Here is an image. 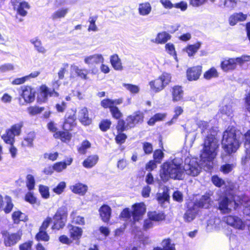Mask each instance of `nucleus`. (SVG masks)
Instances as JSON below:
<instances>
[{
    "mask_svg": "<svg viewBox=\"0 0 250 250\" xmlns=\"http://www.w3.org/2000/svg\"><path fill=\"white\" fill-rule=\"evenodd\" d=\"M219 142L213 135H208L205 138L203 147L200 154V164H198L197 159L187 158L185 160V174L196 176L199 174L201 168L206 171H209L213 166V161L216 157Z\"/></svg>",
    "mask_w": 250,
    "mask_h": 250,
    "instance_id": "obj_1",
    "label": "nucleus"
},
{
    "mask_svg": "<svg viewBox=\"0 0 250 250\" xmlns=\"http://www.w3.org/2000/svg\"><path fill=\"white\" fill-rule=\"evenodd\" d=\"M246 149H250V130L243 135L233 127H228L224 132L222 144L225 151L229 154L235 152L239 148L241 140Z\"/></svg>",
    "mask_w": 250,
    "mask_h": 250,
    "instance_id": "obj_2",
    "label": "nucleus"
},
{
    "mask_svg": "<svg viewBox=\"0 0 250 250\" xmlns=\"http://www.w3.org/2000/svg\"><path fill=\"white\" fill-rule=\"evenodd\" d=\"M161 180L166 182L170 178L182 180L185 177L184 167L181 159L176 158L164 163L160 172Z\"/></svg>",
    "mask_w": 250,
    "mask_h": 250,
    "instance_id": "obj_3",
    "label": "nucleus"
},
{
    "mask_svg": "<svg viewBox=\"0 0 250 250\" xmlns=\"http://www.w3.org/2000/svg\"><path fill=\"white\" fill-rule=\"evenodd\" d=\"M250 62V56L244 55L236 58H226L222 61L221 68L225 72L233 71L237 65H243L245 62Z\"/></svg>",
    "mask_w": 250,
    "mask_h": 250,
    "instance_id": "obj_4",
    "label": "nucleus"
},
{
    "mask_svg": "<svg viewBox=\"0 0 250 250\" xmlns=\"http://www.w3.org/2000/svg\"><path fill=\"white\" fill-rule=\"evenodd\" d=\"M171 77L167 73H163L157 79L149 83L150 89L155 93L162 90L171 81Z\"/></svg>",
    "mask_w": 250,
    "mask_h": 250,
    "instance_id": "obj_5",
    "label": "nucleus"
},
{
    "mask_svg": "<svg viewBox=\"0 0 250 250\" xmlns=\"http://www.w3.org/2000/svg\"><path fill=\"white\" fill-rule=\"evenodd\" d=\"M67 217V208L64 206L59 208L53 217V225L52 227V229L59 230L62 229L66 222Z\"/></svg>",
    "mask_w": 250,
    "mask_h": 250,
    "instance_id": "obj_6",
    "label": "nucleus"
},
{
    "mask_svg": "<svg viewBox=\"0 0 250 250\" xmlns=\"http://www.w3.org/2000/svg\"><path fill=\"white\" fill-rule=\"evenodd\" d=\"M22 126L23 123L20 122L13 125L10 128L7 129L5 133L1 136L4 142L10 145L13 144L15 142V136L20 134Z\"/></svg>",
    "mask_w": 250,
    "mask_h": 250,
    "instance_id": "obj_7",
    "label": "nucleus"
},
{
    "mask_svg": "<svg viewBox=\"0 0 250 250\" xmlns=\"http://www.w3.org/2000/svg\"><path fill=\"white\" fill-rule=\"evenodd\" d=\"M104 61V59L103 56L101 54H94L88 56H85L83 58L84 62L90 68H91L90 71L91 73L93 74H95L98 71L96 68L92 67L93 65L103 63Z\"/></svg>",
    "mask_w": 250,
    "mask_h": 250,
    "instance_id": "obj_8",
    "label": "nucleus"
},
{
    "mask_svg": "<svg viewBox=\"0 0 250 250\" xmlns=\"http://www.w3.org/2000/svg\"><path fill=\"white\" fill-rule=\"evenodd\" d=\"M59 93L54 89H49L45 85H42L40 87V92L38 96V101L40 103L46 102L49 97H58Z\"/></svg>",
    "mask_w": 250,
    "mask_h": 250,
    "instance_id": "obj_9",
    "label": "nucleus"
},
{
    "mask_svg": "<svg viewBox=\"0 0 250 250\" xmlns=\"http://www.w3.org/2000/svg\"><path fill=\"white\" fill-rule=\"evenodd\" d=\"M219 201V208L224 213L229 212L232 208H235L237 204L233 200H229L226 197H221Z\"/></svg>",
    "mask_w": 250,
    "mask_h": 250,
    "instance_id": "obj_10",
    "label": "nucleus"
},
{
    "mask_svg": "<svg viewBox=\"0 0 250 250\" xmlns=\"http://www.w3.org/2000/svg\"><path fill=\"white\" fill-rule=\"evenodd\" d=\"M224 221L229 225L233 228L243 229L245 228V224L242 220L236 216L229 215L224 218Z\"/></svg>",
    "mask_w": 250,
    "mask_h": 250,
    "instance_id": "obj_11",
    "label": "nucleus"
},
{
    "mask_svg": "<svg viewBox=\"0 0 250 250\" xmlns=\"http://www.w3.org/2000/svg\"><path fill=\"white\" fill-rule=\"evenodd\" d=\"M21 231H19L15 233H5L3 235L4 243L6 247H11L15 245L21 238Z\"/></svg>",
    "mask_w": 250,
    "mask_h": 250,
    "instance_id": "obj_12",
    "label": "nucleus"
},
{
    "mask_svg": "<svg viewBox=\"0 0 250 250\" xmlns=\"http://www.w3.org/2000/svg\"><path fill=\"white\" fill-rule=\"evenodd\" d=\"M132 208L133 210L132 216L134 221H138L142 219L146 210L145 205L143 203L136 204L133 206Z\"/></svg>",
    "mask_w": 250,
    "mask_h": 250,
    "instance_id": "obj_13",
    "label": "nucleus"
},
{
    "mask_svg": "<svg viewBox=\"0 0 250 250\" xmlns=\"http://www.w3.org/2000/svg\"><path fill=\"white\" fill-rule=\"evenodd\" d=\"M21 96L25 103H31L35 100V91L30 86H24L22 87Z\"/></svg>",
    "mask_w": 250,
    "mask_h": 250,
    "instance_id": "obj_14",
    "label": "nucleus"
},
{
    "mask_svg": "<svg viewBox=\"0 0 250 250\" xmlns=\"http://www.w3.org/2000/svg\"><path fill=\"white\" fill-rule=\"evenodd\" d=\"M210 196L211 194L209 193H206L203 195L199 200L194 203V208L196 209L199 208H208L211 205L212 202Z\"/></svg>",
    "mask_w": 250,
    "mask_h": 250,
    "instance_id": "obj_15",
    "label": "nucleus"
},
{
    "mask_svg": "<svg viewBox=\"0 0 250 250\" xmlns=\"http://www.w3.org/2000/svg\"><path fill=\"white\" fill-rule=\"evenodd\" d=\"M202 72V67L196 66L188 68L187 71V79L189 81L197 80Z\"/></svg>",
    "mask_w": 250,
    "mask_h": 250,
    "instance_id": "obj_16",
    "label": "nucleus"
},
{
    "mask_svg": "<svg viewBox=\"0 0 250 250\" xmlns=\"http://www.w3.org/2000/svg\"><path fill=\"white\" fill-rule=\"evenodd\" d=\"M233 103L231 100L225 99L224 101V105L220 108V112L221 114L228 117H232L233 112Z\"/></svg>",
    "mask_w": 250,
    "mask_h": 250,
    "instance_id": "obj_17",
    "label": "nucleus"
},
{
    "mask_svg": "<svg viewBox=\"0 0 250 250\" xmlns=\"http://www.w3.org/2000/svg\"><path fill=\"white\" fill-rule=\"evenodd\" d=\"M144 115L143 113L138 111L135 113L133 115L128 116L126 119L127 125L131 128L139 123L143 121Z\"/></svg>",
    "mask_w": 250,
    "mask_h": 250,
    "instance_id": "obj_18",
    "label": "nucleus"
},
{
    "mask_svg": "<svg viewBox=\"0 0 250 250\" xmlns=\"http://www.w3.org/2000/svg\"><path fill=\"white\" fill-rule=\"evenodd\" d=\"M70 68L71 72L75 73L77 76L83 80L88 79L87 75L90 70L86 68H81L78 66L74 64L71 65Z\"/></svg>",
    "mask_w": 250,
    "mask_h": 250,
    "instance_id": "obj_19",
    "label": "nucleus"
},
{
    "mask_svg": "<svg viewBox=\"0 0 250 250\" xmlns=\"http://www.w3.org/2000/svg\"><path fill=\"white\" fill-rule=\"evenodd\" d=\"M248 17L247 14H244L242 12L235 13L231 15L229 18V23L231 26H234L238 22L245 21Z\"/></svg>",
    "mask_w": 250,
    "mask_h": 250,
    "instance_id": "obj_20",
    "label": "nucleus"
},
{
    "mask_svg": "<svg viewBox=\"0 0 250 250\" xmlns=\"http://www.w3.org/2000/svg\"><path fill=\"white\" fill-rule=\"evenodd\" d=\"M78 119L84 125H88L90 124L91 120L89 118L88 112L86 107H83L79 110Z\"/></svg>",
    "mask_w": 250,
    "mask_h": 250,
    "instance_id": "obj_21",
    "label": "nucleus"
},
{
    "mask_svg": "<svg viewBox=\"0 0 250 250\" xmlns=\"http://www.w3.org/2000/svg\"><path fill=\"white\" fill-rule=\"evenodd\" d=\"M30 42L34 46L35 50L38 53L45 54L47 52V49L43 46L41 41L38 38L31 39Z\"/></svg>",
    "mask_w": 250,
    "mask_h": 250,
    "instance_id": "obj_22",
    "label": "nucleus"
},
{
    "mask_svg": "<svg viewBox=\"0 0 250 250\" xmlns=\"http://www.w3.org/2000/svg\"><path fill=\"white\" fill-rule=\"evenodd\" d=\"M99 157L97 155H91L87 157L83 162V166L86 168H91L97 163Z\"/></svg>",
    "mask_w": 250,
    "mask_h": 250,
    "instance_id": "obj_23",
    "label": "nucleus"
},
{
    "mask_svg": "<svg viewBox=\"0 0 250 250\" xmlns=\"http://www.w3.org/2000/svg\"><path fill=\"white\" fill-rule=\"evenodd\" d=\"M68 228L70 237L73 240H78L81 237L83 233L81 228L72 225L69 226Z\"/></svg>",
    "mask_w": 250,
    "mask_h": 250,
    "instance_id": "obj_24",
    "label": "nucleus"
},
{
    "mask_svg": "<svg viewBox=\"0 0 250 250\" xmlns=\"http://www.w3.org/2000/svg\"><path fill=\"white\" fill-rule=\"evenodd\" d=\"M70 189L75 193L83 195L87 190V186L82 183H77L71 186Z\"/></svg>",
    "mask_w": 250,
    "mask_h": 250,
    "instance_id": "obj_25",
    "label": "nucleus"
},
{
    "mask_svg": "<svg viewBox=\"0 0 250 250\" xmlns=\"http://www.w3.org/2000/svg\"><path fill=\"white\" fill-rule=\"evenodd\" d=\"M172 100L173 102L180 101L183 96V90L180 86H174L172 89Z\"/></svg>",
    "mask_w": 250,
    "mask_h": 250,
    "instance_id": "obj_26",
    "label": "nucleus"
},
{
    "mask_svg": "<svg viewBox=\"0 0 250 250\" xmlns=\"http://www.w3.org/2000/svg\"><path fill=\"white\" fill-rule=\"evenodd\" d=\"M222 227L221 220L219 218H214L209 220L207 224V229L209 231L218 230Z\"/></svg>",
    "mask_w": 250,
    "mask_h": 250,
    "instance_id": "obj_27",
    "label": "nucleus"
},
{
    "mask_svg": "<svg viewBox=\"0 0 250 250\" xmlns=\"http://www.w3.org/2000/svg\"><path fill=\"white\" fill-rule=\"evenodd\" d=\"M100 214L102 220L105 222H107L110 218L111 215V208L107 205L102 206L99 209Z\"/></svg>",
    "mask_w": 250,
    "mask_h": 250,
    "instance_id": "obj_28",
    "label": "nucleus"
},
{
    "mask_svg": "<svg viewBox=\"0 0 250 250\" xmlns=\"http://www.w3.org/2000/svg\"><path fill=\"white\" fill-rule=\"evenodd\" d=\"M170 39V35L166 32H162L157 34L156 38L152 42L156 43L164 44Z\"/></svg>",
    "mask_w": 250,
    "mask_h": 250,
    "instance_id": "obj_29",
    "label": "nucleus"
},
{
    "mask_svg": "<svg viewBox=\"0 0 250 250\" xmlns=\"http://www.w3.org/2000/svg\"><path fill=\"white\" fill-rule=\"evenodd\" d=\"M151 6L148 2L142 3L139 5V13L142 16L148 15L151 12Z\"/></svg>",
    "mask_w": 250,
    "mask_h": 250,
    "instance_id": "obj_30",
    "label": "nucleus"
},
{
    "mask_svg": "<svg viewBox=\"0 0 250 250\" xmlns=\"http://www.w3.org/2000/svg\"><path fill=\"white\" fill-rule=\"evenodd\" d=\"M110 61L114 69L116 70H122L123 69L121 60L117 55L115 54L111 56Z\"/></svg>",
    "mask_w": 250,
    "mask_h": 250,
    "instance_id": "obj_31",
    "label": "nucleus"
},
{
    "mask_svg": "<svg viewBox=\"0 0 250 250\" xmlns=\"http://www.w3.org/2000/svg\"><path fill=\"white\" fill-rule=\"evenodd\" d=\"M30 8L28 2L23 1L16 7L17 13L21 16L24 17L27 14V10Z\"/></svg>",
    "mask_w": 250,
    "mask_h": 250,
    "instance_id": "obj_32",
    "label": "nucleus"
},
{
    "mask_svg": "<svg viewBox=\"0 0 250 250\" xmlns=\"http://www.w3.org/2000/svg\"><path fill=\"white\" fill-rule=\"evenodd\" d=\"M72 159H68L66 162H58L56 163L53 166V169L57 172H61L66 168L67 165H70L72 162Z\"/></svg>",
    "mask_w": 250,
    "mask_h": 250,
    "instance_id": "obj_33",
    "label": "nucleus"
},
{
    "mask_svg": "<svg viewBox=\"0 0 250 250\" xmlns=\"http://www.w3.org/2000/svg\"><path fill=\"white\" fill-rule=\"evenodd\" d=\"M54 137L57 139H60L62 142H66L70 141L71 135L68 131H58L54 134Z\"/></svg>",
    "mask_w": 250,
    "mask_h": 250,
    "instance_id": "obj_34",
    "label": "nucleus"
},
{
    "mask_svg": "<svg viewBox=\"0 0 250 250\" xmlns=\"http://www.w3.org/2000/svg\"><path fill=\"white\" fill-rule=\"evenodd\" d=\"M35 137V134L33 132H30L24 138L22 142V145L26 147H32L33 146V142Z\"/></svg>",
    "mask_w": 250,
    "mask_h": 250,
    "instance_id": "obj_35",
    "label": "nucleus"
},
{
    "mask_svg": "<svg viewBox=\"0 0 250 250\" xmlns=\"http://www.w3.org/2000/svg\"><path fill=\"white\" fill-rule=\"evenodd\" d=\"M68 9L66 8L59 9L52 14L51 17L54 20L64 18L68 13Z\"/></svg>",
    "mask_w": 250,
    "mask_h": 250,
    "instance_id": "obj_36",
    "label": "nucleus"
},
{
    "mask_svg": "<svg viewBox=\"0 0 250 250\" xmlns=\"http://www.w3.org/2000/svg\"><path fill=\"white\" fill-rule=\"evenodd\" d=\"M148 218L152 221H160L164 220L165 216L162 212H157L156 211L150 212L148 213Z\"/></svg>",
    "mask_w": 250,
    "mask_h": 250,
    "instance_id": "obj_37",
    "label": "nucleus"
},
{
    "mask_svg": "<svg viewBox=\"0 0 250 250\" xmlns=\"http://www.w3.org/2000/svg\"><path fill=\"white\" fill-rule=\"evenodd\" d=\"M197 209L193 208V209H188L184 214V219L187 222H190L194 219L197 213Z\"/></svg>",
    "mask_w": 250,
    "mask_h": 250,
    "instance_id": "obj_38",
    "label": "nucleus"
},
{
    "mask_svg": "<svg viewBox=\"0 0 250 250\" xmlns=\"http://www.w3.org/2000/svg\"><path fill=\"white\" fill-rule=\"evenodd\" d=\"M166 116V114L165 113H157L148 120V124L153 125L156 122L163 120Z\"/></svg>",
    "mask_w": 250,
    "mask_h": 250,
    "instance_id": "obj_39",
    "label": "nucleus"
},
{
    "mask_svg": "<svg viewBox=\"0 0 250 250\" xmlns=\"http://www.w3.org/2000/svg\"><path fill=\"white\" fill-rule=\"evenodd\" d=\"M75 119L74 115L68 117L63 125V129L66 131L70 130L74 125Z\"/></svg>",
    "mask_w": 250,
    "mask_h": 250,
    "instance_id": "obj_40",
    "label": "nucleus"
},
{
    "mask_svg": "<svg viewBox=\"0 0 250 250\" xmlns=\"http://www.w3.org/2000/svg\"><path fill=\"white\" fill-rule=\"evenodd\" d=\"M201 43L197 42L193 45H188L186 49V51L189 56H192L198 51L200 48Z\"/></svg>",
    "mask_w": 250,
    "mask_h": 250,
    "instance_id": "obj_41",
    "label": "nucleus"
},
{
    "mask_svg": "<svg viewBox=\"0 0 250 250\" xmlns=\"http://www.w3.org/2000/svg\"><path fill=\"white\" fill-rule=\"evenodd\" d=\"M162 250H176L175 245L171 242L170 239H164L161 243Z\"/></svg>",
    "mask_w": 250,
    "mask_h": 250,
    "instance_id": "obj_42",
    "label": "nucleus"
},
{
    "mask_svg": "<svg viewBox=\"0 0 250 250\" xmlns=\"http://www.w3.org/2000/svg\"><path fill=\"white\" fill-rule=\"evenodd\" d=\"M241 164L245 168L250 166V149H246V155L242 158Z\"/></svg>",
    "mask_w": 250,
    "mask_h": 250,
    "instance_id": "obj_43",
    "label": "nucleus"
},
{
    "mask_svg": "<svg viewBox=\"0 0 250 250\" xmlns=\"http://www.w3.org/2000/svg\"><path fill=\"white\" fill-rule=\"evenodd\" d=\"M25 217L24 214L20 211H15L12 214V219L15 224H18L20 221H24Z\"/></svg>",
    "mask_w": 250,
    "mask_h": 250,
    "instance_id": "obj_44",
    "label": "nucleus"
},
{
    "mask_svg": "<svg viewBox=\"0 0 250 250\" xmlns=\"http://www.w3.org/2000/svg\"><path fill=\"white\" fill-rule=\"evenodd\" d=\"M91 143L87 140H84L82 142L80 146L78 148V152L82 154L86 153L87 149L91 147Z\"/></svg>",
    "mask_w": 250,
    "mask_h": 250,
    "instance_id": "obj_45",
    "label": "nucleus"
},
{
    "mask_svg": "<svg viewBox=\"0 0 250 250\" xmlns=\"http://www.w3.org/2000/svg\"><path fill=\"white\" fill-rule=\"evenodd\" d=\"M195 122L196 125L199 128H200L202 133L206 130H208L210 127L209 123L208 122L200 120H197Z\"/></svg>",
    "mask_w": 250,
    "mask_h": 250,
    "instance_id": "obj_46",
    "label": "nucleus"
},
{
    "mask_svg": "<svg viewBox=\"0 0 250 250\" xmlns=\"http://www.w3.org/2000/svg\"><path fill=\"white\" fill-rule=\"evenodd\" d=\"M76 212L75 211H73L70 214V217L72 219V222L75 224L78 225H84V219L83 217L77 216H76Z\"/></svg>",
    "mask_w": 250,
    "mask_h": 250,
    "instance_id": "obj_47",
    "label": "nucleus"
},
{
    "mask_svg": "<svg viewBox=\"0 0 250 250\" xmlns=\"http://www.w3.org/2000/svg\"><path fill=\"white\" fill-rule=\"evenodd\" d=\"M244 207V213L247 215H250V200L247 197H244L241 202Z\"/></svg>",
    "mask_w": 250,
    "mask_h": 250,
    "instance_id": "obj_48",
    "label": "nucleus"
},
{
    "mask_svg": "<svg viewBox=\"0 0 250 250\" xmlns=\"http://www.w3.org/2000/svg\"><path fill=\"white\" fill-rule=\"evenodd\" d=\"M44 109V107L32 106L28 107L27 110L30 115L34 116L41 113Z\"/></svg>",
    "mask_w": 250,
    "mask_h": 250,
    "instance_id": "obj_49",
    "label": "nucleus"
},
{
    "mask_svg": "<svg viewBox=\"0 0 250 250\" xmlns=\"http://www.w3.org/2000/svg\"><path fill=\"white\" fill-rule=\"evenodd\" d=\"M123 86L130 93L132 94H137L140 91V88L136 85L129 83H123Z\"/></svg>",
    "mask_w": 250,
    "mask_h": 250,
    "instance_id": "obj_50",
    "label": "nucleus"
},
{
    "mask_svg": "<svg viewBox=\"0 0 250 250\" xmlns=\"http://www.w3.org/2000/svg\"><path fill=\"white\" fill-rule=\"evenodd\" d=\"M218 76V73L216 69L214 68H211L209 70L207 71L204 75V77L206 79L209 80L212 78L217 77Z\"/></svg>",
    "mask_w": 250,
    "mask_h": 250,
    "instance_id": "obj_51",
    "label": "nucleus"
},
{
    "mask_svg": "<svg viewBox=\"0 0 250 250\" xmlns=\"http://www.w3.org/2000/svg\"><path fill=\"white\" fill-rule=\"evenodd\" d=\"M36 238L37 240L47 241L49 239V236L46 232L45 230H41L40 229V231L36 235Z\"/></svg>",
    "mask_w": 250,
    "mask_h": 250,
    "instance_id": "obj_52",
    "label": "nucleus"
},
{
    "mask_svg": "<svg viewBox=\"0 0 250 250\" xmlns=\"http://www.w3.org/2000/svg\"><path fill=\"white\" fill-rule=\"evenodd\" d=\"M35 179L33 175L28 174L26 176V186L29 190L34 189L35 186Z\"/></svg>",
    "mask_w": 250,
    "mask_h": 250,
    "instance_id": "obj_53",
    "label": "nucleus"
},
{
    "mask_svg": "<svg viewBox=\"0 0 250 250\" xmlns=\"http://www.w3.org/2000/svg\"><path fill=\"white\" fill-rule=\"evenodd\" d=\"M97 19V17L96 16L91 17L89 19V25L88 26V30L89 31H97L98 28L95 24V22Z\"/></svg>",
    "mask_w": 250,
    "mask_h": 250,
    "instance_id": "obj_54",
    "label": "nucleus"
},
{
    "mask_svg": "<svg viewBox=\"0 0 250 250\" xmlns=\"http://www.w3.org/2000/svg\"><path fill=\"white\" fill-rule=\"evenodd\" d=\"M111 123L110 120L107 119H105L102 120L100 125L99 127L100 129L103 131H107L111 125Z\"/></svg>",
    "mask_w": 250,
    "mask_h": 250,
    "instance_id": "obj_55",
    "label": "nucleus"
},
{
    "mask_svg": "<svg viewBox=\"0 0 250 250\" xmlns=\"http://www.w3.org/2000/svg\"><path fill=\"white\" fill-rule=\"evenodd\" d=\"M39 191L43 198L47 199L49 197V188L47 187L40 185L39 187Z\"/></svg>",
    "mask_w": 250,
    "mask_h": 250,
    "instance_id": "obj_56",
    "label": "nucleus"
},
{
    "mask_svg": "<svg viewBox=\"0 0 250 250\" xmlns=\"http://www.w3.org/2000/svg\"><path fill=\"white\" fill-rule=\"evenodd\" d=\"M164 157L163 152L160 149L156 150L153 154V158L155 162L160 163Z\"/></svg>",
    "mask_w": 250,
    "mask_h": 250,
    "instance_id": "obj_57",
    "label": "nucleus"
},
{
    "mask_svg": "<svg viewBox=\"0 0 250 250\" xmlns=\"http://www.w3.org/2000/svg\"><path fill=\"white\" fill-rule=\"evenodd\" d=\"M66 187V184L64 182H60L58 186L53 189V191L57 194H61Z\"/></svg>",
    "mask_w": 250,
    "mask_h": 250,
    "instance_id": "obj_58",
    "label": "nucleus"
},
{
    "mask_svg": "<svg viewBox=\"0 0 250 250\" xmlns=\"http://www.w3.org/2000/svg\"><path fill=\"white\" fill-rule=\"evenodd\" d=\"M237 2V0H226V2L221 5H225V8L232 10L236 6Z\"/></svg>",
    "mask_w": 250,
    "mask_h": 250,
    "instance_id": "obj_59",
    "label": "nucleus"
},
{
    "mask_svg": "<svg viewBox=\"0 0 250 250\" xmlns=\"http://www.w3.org/2000/svg\"><path fill=\"white\" fill-rule=\"evenodd\" d=\"M174 115L171 120V122L172 123L175 122L178 118V116L183 113V109L181 106H177L174 108Z\"/></svg>",
    "mask_w": 250,
    "mask_h": 250,
    "instance_id": "obj_60",
    "label": "nucleus"
},
{
    "mask_svg": "<svg viewBox=\"0 0 250 250\" xmlns=\"http://www.w3.org/2000/svg\"><path fill=\"white\" fill-rule=\"evenodd\" d=\"M101 104L104 108H109L110 110H111V108L114 106L113 105L112 100L109 99H105L101 101Z\"/></svg>",
    "mask_w": 250,
    "mask_h": 250,
    "instance_id": "obj_61",
    "label": "nucleus"
},
{
    "mask_svg": "<svg viewBox=\"0 0 250 250\" xmlns=\"http://www.w3.org/2000/svg\"><path fill=\"white\" fill-rule=\"evenodd\" d=\"M143 148L144 152L146 154H150L153 151L152 145L151 144L148 142H145L143 143Z\"/></svg>",
    "mask_w": 250,
    "mask_h": 250,
    "instance_id": "obj_62",
    "label": "nucleus"
},
{
    "mask_svg": "<svg viewBox=\"0 0 250 250\" xmlns=\"http://www.w3.org/2000/svg\"><path fill=\"white\" fill-rule=\"evenodd\" d=\"M110 111L113 117L116 119H119L122 116V113L120 112L119 108L116 106H114L113 107L111 108Z\"/></svg>",
    "mask_w": 250,
    "mask_h": 250,
    "instance_id": "obj_63",
    "label": "nucleus"
},
{
    "mask_svg": "<svg viewBox=\"0 0 250 250\" xmlns=\"http://www.w3.org/2000/svg\"><path fill=\"white\" fill-rule=\"evenodd\" d=\"M128 166L127 161L124 159L119 160L117 162V167L120 170H124Z\"/></svg>",
    "mask_w": 250,
    "mask_h": 250,
    "instance_id": "obj_64",
    "label": "nucleus"
}]
</instances>
